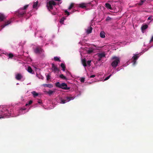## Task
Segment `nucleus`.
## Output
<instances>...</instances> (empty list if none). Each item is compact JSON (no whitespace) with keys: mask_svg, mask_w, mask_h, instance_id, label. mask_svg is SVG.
Listing matches in <instances>:
<instances>
[{"mask_svg":"<svg viewBox=\"0 0 153 153\" xmlns=\"http://www.w3.org/2000/svg\"><path fill=\"white\" fill-rule=\"evenodd\" d=\"M91 60H88L87 62H86V60L85 59H82V62L84 67L85 68V67H86L87 65H88L90 66V63L91 62Z\"/></svg>","mask_w":153,"mask_h":153,"instance_id":"nucleus-9","label":"nucleus"},{"mask_svg":"<svg viewBox=\"0 0 153 153\" xmlns=\"http://www.w3.org/2000/svg\"><path fill=\"white\" fill-rule=\"evenodd\" d=\"M32 103V100H30L28 102V103H26L25 105L26 106H27L28 105H29L31 104Z\"/></svg>","mask_w":153,"mask_h":153,"instance_id":"nucleus-34","label":"nucleus"},{"mask_svg":"<svg viewBox=\"0 0 153 153\" xmlns=\"http://www.w3.org/2000/svg\"><path fill=\"white\" fill-rule=\"evenodd\" d=\"M120 70L119 69H118V68L117 69V71H119Z\"/></svg>","mask_w":153,"mask_h":153,"instance_id":"nucleus-46","label":"nucleus"},{"mask_svg":"<svg viewBox=\"0 0 153 153\" xmlns=\"http://www.w3.org/2000/svg\"><path fill=\"white\" fill-rule=\"evenodd\" d=\"M54 91H52L51 90H50L49 91L47 92V93L49 95H51L52 94L54 93Z\"/></svg>","mask_w":153,"mask_h":153,"instance_id":"nucleus-33","label":"nucleus"},{"mask_svg":"<svg viewBox=\"0 0 153 153\" xmlns=\"http://www.w3.org/2000/svg\"><path fill=\"white\" fill-rule=\"evenodd\" d=\"M66 19V18L65 17H63L61 18L60 20L59 21V22L60 23L62 24H63V22Z\"/></svg>","mask_w":153,"mask_h":153,"instance_id":"nucleus-32","label":"nucleus"},{"mask_svg":"<svg viewBox=\"0 0 153 153\" xmlns=\"http://www.w3.org/2000/svg\"><path fill=\"white\" fill-rule=\"evenodd\" d=\"M59 77L60 78L63 79L65 80L67 79V78H66V77L65 76H64L63 74H61V75H60Z\"/></svg>","mask_w":153,"mask_h":153,"instance_id":"nucleus-29","label":"nucleus"},{"mask_svg":"<svg viewBox=\"0 0 153 153\" xmlns=\"http://www.w3.org/2000/svg\"><path fill=\"white\" fill-rule=\"evenodd\" d=\"M16 79L18 80H20L22 79V81H23L24 80V79H22L23 76L22 75L19 74H17L16 75Z\"/></svg>","mask_w":153,"mask_h":153,"instance_id":"nucleus-13","label":"nucleus"},{"mask_svg":"<svg viewBox=\"0 0 153 153\" xmlns=\"http://www.w3.org/2000/svg\"><path fill=\"white\" fill-rule=\"evenodd\" d=\"M148 27V26L146 24H143L141 26V30L143 33H144L145 30Z\"/></svg>","mask_w":153,"mask_h":153,"instance_id":"nucleus-15","label":"nucleus"},{"mask_svg":"<svg viewBox=\"0 0 153 153\" xmlns=\"http://www.w3.org/2000/svg\"><path fill=\"white\" fill-rule=\"evenodd\" d=\"M92 3H94V2H93V1H92Z\"/></svg>","mask_w":153,"mask_h":153,"instance_id":"nucleus-52","label":"nucleus"},{"mask_svg":"<svg viewBox=\"0 0 153 153\" xmlns=\"http://www.w3.org/2000/svg\"><path fill=\"white\" fill-rule=\"evenodd\" d=\"M54 10L55 11L54 12H53L52 11H51L52 14L53 15H55L56 14V13L57 12V10L56 8H55Z\"/></svg>","mask_w":153,"mask_h":153,"instance_id":"nucleus-30","label":"nucleus"},{"mask_svg":"<svg viewBox=\"0 0 153 153\" xmlns=\"http://www.w3.org/2000/svg\"><path fill=\"white\" fill-rule=\"evenodd\" d=\"M52 70L54 72L58 71V68L55 66L54 64H52Z\"/></svg>","mask_w":153,"mask_h":153,"instance_id":"nucleus-19","label":"nucleus"},{"mask_svg":"<svg viewBox=\"0 0 153 153\" xmlns=\"http://www.w3.org/2000/svg\"><path fill=\"white\" fill-rule=\"evenodd\" d=\"M105 7L108 9L109 10H112V8L111 7V5L110 4L108 3H106L105 4Z\"/></svg>","mask_w":153,"mask_h":153,"instance_id":"nucleus-17","label":"nucleus"},{"mask_svg":"<svg viewBox=\"0 0 153 153\" xmlns=\"http://www.w3.org/2000/svg\"><path fill=\"white\" fill-rule=\"evenodd\" d=\"M111 19V18H110V17H109V16H108L106 18V21H108L110 20Z\"/></svg>","mask_w":153,"mask_h":153,"instance_id":"nucleus-37","label":"nucleus"},{"mask_svg":"<svg viewBox=\"0 0 153 153\" xmlns=\"http://www.w3.org/2000/svg\"><path fill=\"white\" fill-rule=\"evenodd\" d=\"M88 77L90 78H94L95 77V75H88Z\"/></svg>","mask_w":153,"mask_h":153,"instance_id":"nucleus-36","label":"nucleus"},{"mask_svg":"<svg viewBox=\"0 0 153 153\" xmlns=\"http://www.w3.org/2000/svg\"><path fill=\"white\" fill-rule=\"evenodd\" d=\"M27 71L28 72H29V73H30L33 74V73H32L33 70L30 67H28L27 68Z\"/></svg>","mask_w":153,"mask_h":153,"instance_id":"nucleus-27","label":"nucleus"},{"mask_svg":"<svg viewBox=\"0 0 153 153\" xmlns=\"http://www.w3.org/2000/svg\"><path fill=\"white\" fill-rule=\"evenodd\" d=\"M5 18L6 17L3 14L0 13V22L3 21Z\"/></svg>","mask_w":153,"mask_h":153,"instance_id":"nucleus-18","label":"nucleus"},{"mask_svg":"<svg viewBox=\"0 0 153 153\" xmlns=\"http://www.w3.org/2000/svg\"><path fill=\"white\" fill-rule=\"evenodd\" d=\"M40 32L39 31H38L37 33H35V36H36L37 34V33H40Z\"/></svg>","mask_w":153,"mask_h":153,"instance_id":"nucleus-44","label":"nucleus"},{"mask_svg":"<svg viewBox=\"0 0 153 153\" xmlns=\"http://www.w3.org/2000/svg\"><path fill=\"white\" fill-rule=\"evenodd\" d=\"M74 97H67L64 99H62L61 101V103L64 104L69 102L71 100H74Z\"/></svg>","mask_w":153,"mask_h":153,"instance_id":"nucleus-7","label":"nucleus"},{"mask_svg":"<svg viewBox=\"0 0 153 153\" xmlns=\"http://www.w3.org/2000/svg\"><path fill=\"white\" fill-rule=\"evenodd\" d=\"M60 66L62 68V70L63 71H65V66L64 64L62 63L61 64Z\"/></svg>","mask_w":153,"mask_h":153,"instance_id":"nucleus-25","label":"nucleus"},{"mask_svg":"<svg viewBox=\"0 0 153 153\" xmlns=\"http://www.w3.org/2000/svg\"><path fill=\"white\" fill-rule=\"evenodd\" d=\"M11 22L12 21L11 19H9V20L6 21L5 22V24L4 25L1 26V29L4 27L5 26L9 25L11 23Z\"/></svg>","mask_w":153,"mask_h":153,"instance_id":"nucleus-11","label":"nucleus"},{"mask_svg":"<svg viewBox=\"0 0 153 153\" xmlns=\"http://www.w3.org/2000/svg\"><path fill=\"white\" fill-rule=\"evenodd\" d=\"M29 5H25L23 7L20 8L18 10V12L16 13V15H18L19 17L22 16L25 13L26 9L27 7Z\"/></svg>","mask_w":153,"mask_h":153,"instance_id":"nucleus-5","label":"nucleus"},{"mask_svg":"<svg viewBox=\"0 0 153 153\" xmlns=\"http://www.w3.org/2000/svg\"><path fill=\"white\" fill-rule=\"evenodd\" d=\"M152 42H153V35L152 36L151 39V40L150 41V43H151Z\"/></svg>","mask_w":153,"mask_h":153,"instance_id":"nucleus-39","label":"nucleus"},{"mask_svg":"<svg viewBox=\"0 0 153 153\" xmlns=\"http://www.w3.org/2000/svg\"><path fill=\"white\" fill-rule=\"evenodd\" d=\"M3 53L6 56L8 57V59H11L13 57L14 55L13 54L11 53Z\"/></svg>","mask_w":153,"mask_h":153,"instance_id":"nucleus-14","label":"nucleus"},{"mask_svg":"<svg viewBox=\"0 0 153 153\" xmlns=\"http://www.w3.org/2000/svg\"><path fill=\"white\" fill-rule=\"evenodd\" d=\"M38 2L37 1L36 2H33V9L37 10L39 7L38 5Z\"/></svg>","mask_w":153,"mask_h":153,"instance_id":"nucleus-16","label":"nucleus"},{"mask_svg":"<svg viewBox=\"0 0 153 153\" xmlns=\"http://www.w3.org/2000/svg\"><path fill=\"white\" fill-rule=\"evenodd\" d=\"M55 85L56 87L65 90H69L70 88L69 87H68L67 85L65 83L61 84L59 82H57L55 83Z\"/></svg>","mask_w":153,"mask_h":153,"instance_id":"nucleus-6","label":"nucleus"},{"mask_svg":"<svg viewBox=\"0 0 153 153\" xmlns=\"http://www.w3.org/2000/svg\"><path fill=\"white\" fill-rule=\"evenodd\" d=\"M61 0H48L47 1V7L48 9L50 11L53 9V7L56 4H60L62 3Z\"/></svg>","mask_w":153,"mask_h":153,"instance_id":"nucleus-2","label":"nucleus"},{"mask_svg":"<svg viewBox=\"0 0 153 153\" xmlns=\"http://www.w3.org/2000/svg\"><path fill=\"white\" fill-rule=\"evenodd\" d=\"M47 79L48 80L49 79H50V76L49 75H48L47 76Z\"/></svg>","mask_w":153,"mask_h":153,"instance_id":"nucleus-40","label":"nucleus"},{"mask_svg":"<svg viewBox=\"0 0 153 153\" xmlns=\"http://www.w3.org/2000/svg\"><path fill=\"white\" fill-rule=\"evenodd\" d=\"M43 51L40 48L37 47L34 50V52L36 53H42Z\"/></svg>","mask_w":153,"mask_h":153,"instance_id":"nucleus-12","label":"nucleus"},{"mask_svg":"<svg viewBox=\"0 0 153 153\" xmlns=\"http://www.w3.org/2000/svg\"><path fill=\"white\" fill-rule=\"evenodd\" d=\"M112 61L111 63V65L114 68H115L120 62V58L119 57L113 56L111 59Z\"/></svg>","mask_w":153,"mask_h":153,"instance_id":"nucleus-4","label":"nucleus"},{"mask_svg":"<svg viewBox=\"0 0 153 153\" xmlns=\"http://www.w3.org/2000/svg\"><path fill=\"white\" fill-rule=\"evenodd\" d=\"M98 56V60L99 61H101L102 59L105 57V54L104 52L99 53H97Z\"/></svg>","mask_w":153,"mask_h":153,"instance_id":"nucleus-8","label":"nucleus"},{"mask_svg":"<svg viewBox=\"0 0 153 153\" xmlns=\"http://www.w3.org/2000/svg\"><path fill=\"white\" fill-rule=\"evenodd\" d=\"M95 81H96L94 80L93 81H92V82H95Z\"/></svg>","mask_w":153,"mask_h":153,"instance_id":"nucleus-47","label":"nucleus"},{"mask_svg":"<svg viewBox=\"0 0 153 153\" xmlns=\"http://www.w3.org/2000/svg\"><path fill=\"white\" fill-rule=\"evenodd\" d=\"M29 15H30L29 14V15H27V16H29Z\"/></svg>","mask_w":153,"mask_h":153,"instance_id":"nucleus-50","label":"nucleus"},{"mask_svg":"<svg viewBox=\"0 0 153 153\" xmlns=\"http://www.w3.org/2000/svg\"><path fill=\"white\" fill-rule=\"evenodd\" d=\"M79 44H81V42H79Z\"/></svg>","mask_w":153,"mask_h":153,"instance_id":"nucleus-48","label":"nucleus"},{"mask_svg":"<svg viewBox=\"0 0 153 153\" xmlns=\"http://www.w3.org/2000/svg\"><path fill=\"white\" fill-rule=\"evenodd\" d=\"M138 53H136V54H134L133 57H132V58L133 59V65H135L136 64V61L137 59L139 58V56L138 55Z\"/></svg>","mask_w":153,"mask_h":153,"instance_id":"nucleus-10","label":"nucleus"},{"mask_svg":"<svg viewBox=\"0 0 153 153\" xmlns=\"http://www.w3.org/2000/svg\"><path fill=\"white\" fill-rule=\"evenodd\" d=\"M54 60L55 61H58L59 62H60V58L58 57L55 56L54 57Z\"/></svg>","mask_w":153,"mask_h":153,"instance_id":"nucleus-28","label":"nucleus"},{"mask_svg":"<svg viewBox=\"0 0 153 153\" xmlns=\"http://www.w3.org/2000/svg\"><path fill=\"white\" fill-rule=\"evenodd\" d=\"M92 28L91 27H88L86 30V32L88 34L91 33L92 32Z\"/></svg>","mask_w":153,"mask_h":153,"instance_id":"nucleus-20","label":"nucleus"},{"mask_svg":"<svg viewBox=\"0 0 153 153\" xmlns=\"http://www.w3.org/2000/svg\"><path fill=\"white\" fill-rule=\"evenodd\" d=\"M91 6L92 7L93 6V4L91 3H82L78 5H76V4L72 3L68 7V10L74 8H75L76 7H78L82 8H84L85 7H87L88 6Z\"/></svg>","mask_w":153,"mask_h":153,"instance_id":"nucleus-3","label":"nucleus"},{"mask_svg":"<svg viewBox=\"0 0 153 153\" xmlns=\"http://www.w3.org/2000/svg\"><path fill=\"white\" fill-rule=\"evenodd\" d=\"M152 16H149V17L148 18V20H150V19H152Z\"/></svg>","mask_w":153,"mask_h":153,"instance_id":"nucleus-42","label":"nucleus"},{"mask_svg":"<svg viewBox=\"0 0 153 153\" xmlns=\"http://www.w3.org/2000/svg\"><path fill=\"white\" fill-rule=\"evenodd\" d=\"M38 103L41 104L42 103V102L41 100H39L38 101Z\"/></svg>","mask_w":153,"mask_h":153,"instance_id":"nucleus-41","label":"nucleus"},{"mask_svg":"<svg viewBox=\"0 0 153 153\" xmlns=\"http://www.w3.org/2000/svg\"><path fill=\"white\" fill-rule=\"evenodd\" d=\"M114 73V72H113L112 74H110L108 76L106 77L104 79V81H106Z\"/></svg>","mask_w":153,"mask_h":153,"instance_id":"nucleus-31","label":"nucleus"},{"mask_svg":"<svg viewBox=\"0 0 153 153\" xmlns=\"http://www.w3.org/2000/svg\"><path fill=\"white\" fill-rule=\"evenodd\" d=\"M18 84H19V83H16V85H18Z\"/></svg>","mask_w":153,"mask_h":153,"instance_id":"nucleus-49","label":"nucleus"},{"mask_svg":"<svg viewBox=\"0 0 153 153\" xmlns=\"http://www.w3.org/2000/svg\"><path fill=\"white\" fill-rule=\"evenodd\" d=\"M66 73H67V74L68 75H69L70 74V73L68 71H66Z\"/></svg>","mask_w":153,"mask_h":153,"instance_id":"nucleus-43","label":"nucleus"},{"mask_svg":"<svg viewBox=\"0 0 153 153\" xmlns=\"http://www.w3.org/2000/svg\"><path fill=\"white\" fill-rule=\"evenodd\" d=\"M31 93L34 97L38 96L39 95V94L36 92L35 91H32Z\"/></svg>","mask_w":153,"mask_h":153,"instance_id":"nucleus-22","label":"nucleus"},{"mask_svg":"<svg viewBox=\"0 0 153 153\" xmlns=\"http://www.w3.org/2000/svg\"><path fill=\"white\" fill-rule=\"evenodd\" d=\"M144 2V1L142 0H141V1H140V2L139 3H138V4L139 5H142L143 3V2Z\"/></svg>","mask_w":153,"mask_h":153,"instance_id":"nucleus-38","label":"nucleus"},{"mask_svg":"<svg viewBox=\"0 0 153 153\" xmlns=\"http://www.w3.org/2000/svg\"><path fill=\"white\" fill-rule=\"evenodd\" d=\"M76 11V10H74V11L72 12H68L67 10H65V13H66V14L67 15V16H69L70 14H72L74 12Z\"/></svg>","mask_w":153,"mask_h":153,"instance_id":"nucleus-26","label":"nucleus"},{"mask_svg":"<svg viewBox=\"0 0 153 153\" xmlns=\"http://www.w3.org/2000/svg\"><path fill=\"white\" fill-rule=\"evenodd\" d=\"M82 48H80V54H81V56H82V53H81V52H82V51H81V49Z\"/></svg>","mask_w":153,"mask_h":153,"instance_id":"nucleus-45","label":"nucleus"},{"mask_svg":"<svg viewBox=\"0 0 153 153\" xmlns=\"http://www.w3.org/2000/svg\"><path fill=\"white\" fill-rule=\"evenodd\" d=\"M94 49L92 48H90L86 50L87 52L88 53H90L94 51Z\"/></svg>","mask_w":153,"mask_h":153,"instance_id":"nucleus-21","label":"nucleus"},{"mask_svg":"<svg viewBox=\"0 0 153 153\" xmlns=\"http://www.w3.org/2000/svg\"><path fill=\"white\" fill-rule=\"evenodd\" d=\"M85 78L82 77L80 79V81L81 82H83L85 81Z\"/></svg>","mask_w":153,"mask_h":153,"instance_id":"nucleus-35","label":"nucleus"},{"mask_svg":"<svg viewBox=\"0 0 153 153\" xmlns=\"http://www.w3.org/2000/svg\"><path fill=\"white\" fill-rule=\"evenodd\" d=\"M105 33L103 31H102L100 33V36L101 38H104L105 37Z\"/></svg>","mask_w":153,"mask_h":153,"instance_id":"nucleus-23","label":"nucleus"},{"mask_svg":"<svg viewBox=\"0 0 153 153\" xmlns=\"http://www.w3.org/2000/svg\"><path fill=\"white\" fill-rule=\"evenodd\" d=\"M44 86H46L50 88H52L53 87V85L52 84H45L43 85Z\"/></svg>","mask_w":153,"mask_h":153,"instance_id":"nucleus-24","label":"nucleus"},{"mask_svg":"<svg viewBox=\"0 0 153 153\" xmlns=\"http://www.w3.org/2000/svg\"><path fill=\"white\" fill-rule=\"evenodd\" d=\"M147 51V50H146L145 51H144V52H145V51Z\"/></svg>","mask_w":153,"mask_h":153,"instance_id":"nucleus-51","label":"nucleus"},{"mask_svg":"<svg viewBox=\"0 0 153 153\" xmlns=\"http://www.w3.org/2000/svg\"><path fill=\"white\" fill-rule=\"evenodd\" d=\"M11 108L9 107L0 106V119L8 118L10 117H15L20 114H25L28 110L25 108H21L19 109V114L17 115L13 114L12 111L10 110Z\"/></svg>","mask_w":153,"mask_h":153,"instance_id":"nucleus-1","label":"nucleus"}]
</instances>
